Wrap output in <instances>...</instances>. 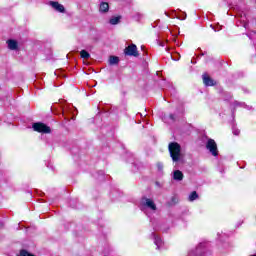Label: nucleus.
I'll list each match as a JSON object with an SVG mask.
<instances>
[{
	"label": "nucleus",
	"mask_w": 256,
	"mask_h": 256,
	"mask_svg": "<svg viewBox=\"0 0 256 256\" xmlns=\"http://www.w3.org/2000/svg\"><path fill=\"white\" fill-rule=\"evenodd\" d=\"M170 157L174 163L181 160V145L177 142H170L168 145Z\"/></svg>",
	"instance_id": "obj_1"
},
{
	"label": "nucleus",
	"mask_w": 256,
	"mask_h": 256,
	"mask_svg": "<svg viewBox=\"0 0 256 256\" xmlns=\"http://www.w3.org/2000/svg\"><path fill=\"white\" fill-rule=\"evenodd\" d=\"M32 129L36 131V133H42L43 135L51 134V127L43 122H36L32 125Z\"/></svg>",
	"instance_id": "obj_2"
},
{
	"label": "nucleus",
	"mask_w": 256,
	"mask_h": 256,
	"mask_svg": "<svg viewBox=\"0 0 256 256\" xmlns=\"http://www.w3.org/2000/svg\"><path fill=\"white\" fill-rule=\"evenodd\" d=\"M124 55L127 57H139V51L137 50V45L130 44L124 49Z\"/></svg>",
	"instance_id": "obj_3"
},
{
	"label": "nucleus",
	"mask_w": 256,
	"mask_h": 256,
	"mask_svg": "<svg viewBox=\"0 0 256 256\" xmlns=\"http://www.w3.org/2000/svg\"><path fill=\"white\" fill-rule=\"evenodd\" d=\"M206 149L210 151V153L217 157L219 155V150L217 149V142H215L213 139L209 138L206 143Z\"/></svg>",
	"instance_id": "obj_4"
},
{
	"label": "nucleus",
	"mask_w": 256,
	"mask_h": 256,
	"mask_svg": "<svg viewBox=\"0 0 256 256\" xmlns=\"http://www.w3.org/2000/svg\"><path fill=\"white\" fill-rule=\"evenodd\" d=\"M203 83L206 87H215L217 85V82L211 78L207 73H204L202 75Z\"/></svg>",
	"instance_id": "obj_5"
},
{
	"label": "nucleus",
	"mask_w": 256,
	"mask_h": 256,
	"mask_svg": "<svg viewBox=\"0 0 256 256\" xmlns=\"http://www.w3.org/2000/svg\"><path fill=\"white\" fill-rule=\"evenodd\" d=\"M142 201H145L143 203V205L145 207H148V209H151L152 211H157V205L155 204V202L152 199H149L147 197H143Z\"/></svg>",
	"instance_id": "obj_6"
},
{
	"label": "nucleus",
	"mask_w": 256,
	"mask_h": 256,
	"mask_svg": "<svg viewBox=\"0 0 256 256\" xmlns=\"http://www.w3.org/2000/svg\"><path fill=\"white\" fill-rule=\"evenodd\" d=\"M50 5L55 11H58V13H65V6L59 4V2L50 1Z\"/></svg>",
	"instance_id": "obj_7"
},
{
	"label": "nucleus",
	"mask_w": 256,
	"mask_h": 256,
	"mask_svg": "<svg viewBox=\"0 0 256 256\" xmlns=\"http://www.w3.org/2000/svg\"><path fill=\"white\" fill-rule=\"evenodd\" d=\"M7 45L10 51H17L19 49V43L17 40L9 39L7 40Z\"/></svg>",
	"instance_id": "obj_8"
},
{
	"label": "nucleus",
	"mask_w": 256,
	"mask_h": 256,
	"mask_svg": "<svg viewBox=\"0 0 256 256\" xmlns=\"http://www.w3.org/2000/svg\"><path fill=\"white\" fill-rule=\"evenodd\" d=\"M100 13H109V3L101 2L99 7Z\"/></svg>",
	"instance_id": "obj_9"
},
{
	"label": "nucleus",
	"mask_w": 256,
	"mask_h": 256,
	"mask_svg": "<svg viewBox=\"0 0 256 256\" xmlns=\"http://www.w3.org/2000/svg\"><path fill=\"white\" fill-rule=\"evenodd\" d=\"M121 19V15L113 16L112 18H110L109 23L110 25H119V23H121Z\"/></svg>",
	"instance_id": "obj_10"
},
{
	"label": "nucleus",
	"mask_w": 256,
	"mask_h": 256,
	"mask_svg": "<svg viewBox=\"0 0 256 256\" xmlns=\"http://www.w3.org/2000/svg\"><path fill=\"white\" fill-rule=\"evenodd\" d=\"M173 179L175 181H183V172L181 170L174 171Z\"/></svg>",
	"instance_id": "obj_11"
},
{
	"label": "nucleus",
	"mask_w": 256,
	"mask_h": 256,
	"mask_svg": "<svg viewBox=\"0 0 256 256\" xmlns=\"http://www.w3.org/2000/svg\"><path fill=\"white\" fill-rule=\"evenodd\" d=\"M110 65H119V57L117 56H110L109 57Z\"/></svg>",
	"instance_id": "obj_12"
},
{
	"label": "nucleus",
	"mask_w": 256,
	"mask_h": 256,
	"mask_svg": "<svg viewBox=\"0 0 256 256\" xmlns=\"http://www.w3.org/2000/svg\"><path fill=\"white\" fill-rule=\"evenodd\" d=\"M80 57L82 59H89L91 57V54H89V52H87V50H81Z\"/></svg>",
	"instance_id": "obj_13"
},
{
	"label": "nucleus",
	"mask_w": 256,
	"mask_h": 256,
	"mask_svg": "<svg viewBox=\"0 0 256 256\" xmlns=\"http://www.w3.org/2000/svg\"><path fill=\"white\" fill-rule=\"evenodd\" d=\"M196 199H199V194H197V191H192L189 195V201H195Z\"/></svg>",
	"instance_id": "obj_14"
},
{
	"label": "nucleus",
	"mask_w": 256,
	"mask_h": 256,
	"mask_svg": "<svg viewBox=\"0 0 256 256\" xmlns=\"http://www.w3.org/2000/svg\"><path fill=\"white\" fill-rule=\"evenodd\" d=\"M171 202H172L173 205H177V203H179V199H177V197L173 196L171 198Z\"/></svg>",
	"instance_id": "obj_15"
},
{
	"label": "nucleus",
	"mask_w": 256,
	"mask_h": 256,
	"mask_svg": "<svg viewBox=\"0 0 256 256\" xmlns=\"http://www.w3.org/2000/svg\"><path fill=\"white\" fill-rule=\"evenodd\" d=\"M157 167H158L159 171H163V164L158 163V164H157Z\"/></svg>",
	"instance_id": "obj_16"
},
{
	"label": "nucleus",
	"mask_w": 256,
	"mask_h": 256,
	"mask_svg": "<svg viewBox=\"0 0 256 256\" xmlns=\"http://www.w3.org/2000/svg\"><path fill=\"white\" fill-rule=\"evenodd\" d=\"M169 118L172 119V121H175V115L170 114V115H169Z\"/></svg>",
	"instance_id": "obj_17"
},
{
	"label": "nucleus",
	"mask_w": 256,
	"mask_h": 256,
	"mask_svg": "<svg viewBox=\"0 0 256 256\" xmlns=\"http://www.w3.org/2000/svg\"><path fill=\"white\" fill-rule=\"evenodd\" d=\"M123 95H127V92H122Z\"/></svg>",
	"instance_id": "obj_18"
},
{
	"label": "nucleus",
	"mask_w": 256,
	"mask_h": 256,
	"mask_svg": "<svg viewBox=\"0 0 256 256\" xmlns=\"http://www.w3.org/2000/svg\"><path fill=\"white\" fill-rule=\"evenodd\" d=\"M235 135H238L237 132H235Z\"/></svg>",
	"instance_id": "obj_19"
},
{
	"label": "nucleus",
	"mask_w": 256,
	"mask_h": 256,
	"mask_svg": "<svg viewBox=\"0 0 256 256\" xmlns=\"http://www.w3.org/2000/svg\"><path fill=\"white\" fill-rule=\"evenodd\" d=\"M235 135H238L237 132H235Z\"/></svg>",
	"instance_id": "obj_20"
},
{
	"label": "nucleus",
	"mask_w": 256,
	"mask_h": 256,
	"mask_svg": "<svg viewBox=\"0 0 256 256\" xmlns=\"http://www.w3.org/2000/svg\"><path fill=\"white\" fill-rule=\"evenodd\" d=\"M251 256H256L255 254L251 255Z\"/></svg>",
	"instance_id": "obj_21"
}]
</instances>
